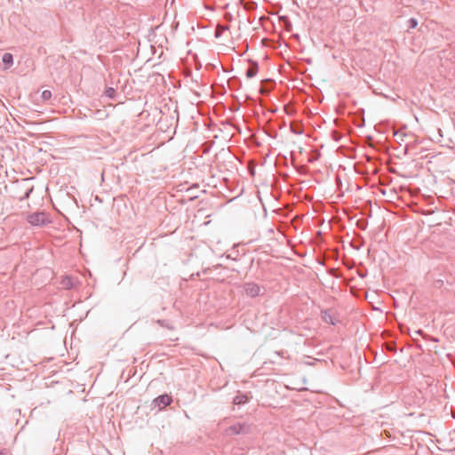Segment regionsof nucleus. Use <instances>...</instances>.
I'll use <instances>...</instances> for the list:
<instances>
[{"label":"nucleus","mask_w":455,"mask_h":455,"mask_svg":"<svg viewBox=\"0 0 455 455\" xmlns=\"http://www.w3.org/2000/svg\"><path fill=\"white\" fill-rule=\"evenodd\" d=\"M251 432V425L246 422H235L225 430L227 435H244Z\"/></svg>","instance_id":"nucleus-1"},{"label":"nucleus","mask_w":455,"mask_h":455,"mask_svg":"<svg viewBox=\"0 0 455 455\" xmlns=\"http://www.w3.org/2000/svg\"><path fill=\"white\" fill-rule=\"evenodd\" d=\"M28 221L33 226H41L46 222L44 212H35L28 216Z\"/></svg>","instance_id":"nucleus-2"},{"label":"nucleus","mask_w":455,"mask_h":455,"mask_svg":"<svg viewBox=\"0 0 455 455\" xmlns=\"http://www.w3.org/2000/svg\"><path fill=\"white\" fill-rule=\"evenodd\" d=\"M243 289L246 295L251 298H255L260 293V287L255 283H244Z\"/></svg>","instance_id":"nucleus-3"},{"label":"nucleus","mask_w":455,"mask_h":455,"mask_svg":"<svg viewBox=\"0 0 455 455\" xmlns=\"http://www.w3.org/2000/svg\"><path fill=\"white\" fill-rule=\"evenodd\" d=\"M172 399L167 394L161 395L154 400V403L161 409L165 408L172 403Z\"/></svg>","instance_id":"nucleus-4"},{"label":"nucleus","mask_w":455,"mask_h":455,"mask_svg":"<svg viewBox=\"0 0 455 455\" xmlns=\"http://www.w3.org/2000/svg\"><path fill=\"white\" fill-rule=\"evenodd\" d=\"M322 319L326 323L335 325L338 322L334 313L331 309L322 311Z\"/></svg>","instance_id":"nucleus-5"},{"label":"nucleus","mask_w":455,"mask_h":455,"mask_svg":"<svg viewBox=\"0 0 455 455\" xmlns=\"http://www.w3.org/2000/svg\"><path fill=\"white\" fill-rule=\"evenodd\" d=\"M259 70V66L256 62H253L251 64L250 68L246 71V76L247 78H252L254 77Z\"/></svg>","instance_id":"nucleus-6"},{"label":"nucleus","mask_w":455,"mask_h":455,"mask_svg":"<svg viewBox=\"0 0 455 455\" xmlns=\"http://www.w3.org/2000/svg\"><path fill=\"white\" fill-rule=\"evenodd\" d=\"M2 61L7 66L11 67L13 63V57L11 53H4L2 57Z\"/></svg>","instance_id":"nucleus-7"},{"label":"nucleus","mask_w":455,"mask_h":455,"mask_svg":"<svg viewBox=\"0 0 455 455\" xmlns=\"http://www.w3.org/2000/svg\"><path fill=\"white\" fill-rule=\"evenodd\" d=\"M247 401L248 397L245 395H239L234 398V403L235 404H243L245 403Z\"/></svg>","instance_id":"nucleus-8"},{"label":"nucleus","mask_w":455,"mask_h":455,"mask_svg":"<svg viewBox=\"0 0 455 455\" xmlns=\"http://www.w3.org/2000/svg\"><path fill=\"white\" fill-rule=\"evenodd\" d=\"M156 323L157 324H159L160 326L164 327L166 329H169V330L173 329L172 324L167 320H156Z\"/></svg>","instance_id":"nucleus-9"},{"label":"nucleus","mask_w":455,"mask_h":455,"mask_svg":"<svg viewBox=\"0 0 455 455\" xmlns=\"http://www.w3.org/2000/svg\"><path fill=\"white\" fill-rule=\"evenodd\" d=\"M228 27L227 26H220L219 25L216 28V31H215V36L218 38L221 36V34L225 31V30H228Z\"/></svg>","instance_id":"nucleus-10"},{"label":"nucleus","mask_w":455,"mask_h":455,"mask_svg":"<svg viewBox=\"0 0 455 455\" xmlns=\"http://www.w3.org/2000/svg\"><path fill=\"white\" fill-rule=\"evenodd\" d=\"M41 97L44 101H47L52 98V92L49 90H45L42 92Z\"/></svg>","instance_id":"nucleus-11"},{"label":"nucleus","mask_w":455,"mask_h":455,"mask_svg":"<svg viewBox=\"0 0 455 455\" xmlns=\"http://www.w3.org/2000/svg\"><path fill=\"white\" fill-rule=\"evenodd\" d=\"M418 26V20L414 18H411L408 20V28H415Z\"/></svg>","instance_id":"nucleus-12"},{"label":"nucleus","mask_w":455,"mask_h":455,"mask_svg":"<svg viewBox=\"0 0 455 455\" xmlns=\"http://www.w3.org/2000/svg\"><path fill=\"white\" fill-rule=\"evenodd\" d=\"M115 93V90L113 88H108L107 91H106V94L107 96L112 98L113 95Z\"/></svg>","instance_id":"nucleus-13"},{"label":"nucleus","mask_w":455,"mask_h":455,"mask_svg":"<svg viewBox=\"0 0 455 455\" xmlns=\"http://www.w3.org/2000/svg\"><path fill=\"white\" fill-rule=\"evenodd\" d=\"M33 188H30L25 195L24 198H28L29 196V194L32 192Z\"/></svg>","instance_id":"nucleus-14"},{"label":"nucleus","mask_w":455,"mask_h":455,"mask_svg":"<svg viewBox=\"0 0 455 455\" xmlns=\"http://www.w3.org/2000/svg\"><path fill=\"white\" fill-rule=\"evenodd\" d=\"M276 354H277L278 355L282 356V357H283V356H284V355H283V354H284L283 352H276Z\"/></svg>","instance_id":"nucleus-15"},{"label":"nucleus","mask_w":455,"mask_h":455,"mask_svg":"<svg viewBox=\"0 0 455 455\" xmlns=\"http://www.w3.org/2000/svg\"><path fill=\"white\" fill-rule=\"evenodd\" d=\"M417 333L421 334V333H422V331H421V330H419V331H417Z\"/></svg>","instance_id":"nucleus-16"}]
</instances>
